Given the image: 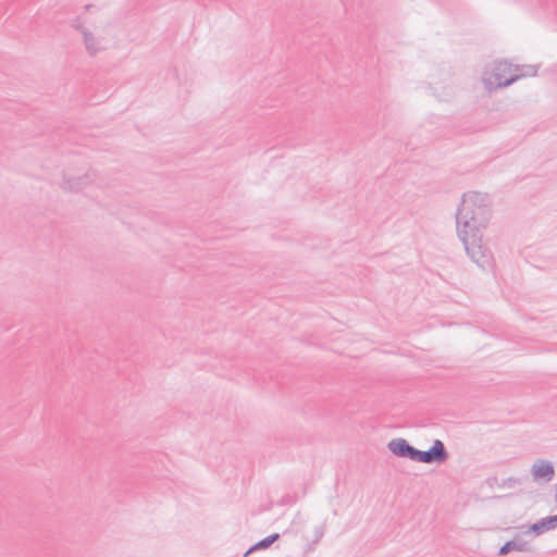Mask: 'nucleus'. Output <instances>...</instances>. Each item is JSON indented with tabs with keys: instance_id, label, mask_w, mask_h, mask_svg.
I'll list each match as a JSON object with an SVG mask.
<instances>
[{
	"instance_id": "obj_12",
	"label": "nucleus",
	"mask_w": 557,
	"mask_h": 557,
	"mask_svg": "<svg viewBox=\"0 0 557 557\" xmlns=\"http://www.w3.org/2000/svg\"><path fill=\"white\" fill-rule=\"evenodd\" d=\"M520 483H521V479L515 478V476H510V478H507V479L503 480L500 483H498V486L499 487H513V486H516L517 484H520Z\"/></svg>"
},
{
	"instance_id": "obj_13",
	"label": "nucleus",
	"mask_w": 557,
	"mask_h": 557,
	"mask_svg": "<svg viewBox=\"0 0 557 557\" xmlns=\"http://www.w3.org/2000/svg\"><path fill=\"white\" fill-rule=\"evenodd\" d=\"M324 527H319L315 529V536L313 539V544H317L320 542V540L323 537L324 535Z\"/></svg>"
},
{
	"instance_id": "obj_15",
	"label": "nucleus",
	"mask_w": 557,
	"mask_h": 557,
	"mask_svg": "<svg viewBox=\"0 0 557 557\" xmlns=\"http://www.w3.org/2000/svg\"><path fill=\"white\" fill-rule=\"evenodd\" d=\"M487 482L490 485L495 484V482H497V478L488 479Z\"/></svg>"
},
{
	"instance_id": "obj_4",
	"label": "nucleus",
	"mask_w": 557,
	"mask_h": 557,
	"mask_svg": "<svg viewBox=\"0 0 557 557\" xmlns=\"http://www.w3.org/2000/svg\"><path fill=\"white\" fill-rule=\"evenodd\" d=\"M387 448L396 457L408 458L412 461H417L418 449L410 445L408 441L403 437L391 440L387 444Z\"/></svg>"
},
{
	"instance_id": "obj_3",
	"label": "nucleus",
	"mask_w": 557,
	"mask_h": 557,
	"mask_svg": "<svg viewBox=\"0 0 557 557\" xmlns=\"http://www.w3.org/2000/svg\"><path fill=\"white\" fill-rule=\"evenodd\" d=\"M449 455L441 440H435L428 450L418 449L417 462L422 463H443L448 459Z\"/></svg>"
},
{
	"instance_id": "obj_9",
	"label": "nucleus",
	"mask_w": 557,
	"mask_h": 557,
	"mask_svg": "<svg viewBox=\"0 0 557 557\" xmlns=\"http://www.w3.org/2000/svg\"><path fill=\"white\" fill-rule=\"evenodd\" d=\"M88 182L89 178L87 175L77 178L64 177L62 186L65 190L78 191L83 189L88 184Z\"/></svg>"
},
{
	"instance_id": "obj_10",
	"label": "nucleus",
	"mask_w": 557,
	"mask_h": 557,
	"mask_svg": "<svg viewBox=\"0 0 557 557\" xmlns=\"http://www.w3.org/2000/svg\"><path fill=\"white\" fill-rule=\"evenodd\" d=\"M278 539H280V534L278 533H272V534L265 536L264 539H262V540L258 541L256 544H253L246 552L245 556H247L249 553H251L253 550L265 549V548L270 547Z\"/></svg>"
},
{
	"instance_id": "obj_7",
	"label": "nucleus",
	"mask_w": 557,
	"mask_h": 557,
	"mask_svg": "<svg viewBox=\"0 0 557 557\" xmlns=\"http://www.w3.org/2000/svg\"><path fill=\"white\" fill-rule=\"evenodd\" d=\"M82 35L85 48L89 55L94 57L104 49V47L101 45V41L97 39L87 28H82Z\"/></svg>"
},
{
	"instance_id": "obj_18",
	"label": "nucleus",
	"mask_w": 557,
	"mask_h": 557,
	"mask_svg": "<svg viewBox=\"0 0 557 557\" xmlns=\"http://www.w3.org/2000/svg\"><path fill=\"white\" fill-rule=\"evenodd\" d=\"M554 500H555V503L557 504V484H556V490H555Z\"/></svg>"
},
{
	"instance_id": "obj_16",
	"label": "nucleus",
	"mask_w": 557,
	"mask_h": 557,
	"mask_svg": "<svg viewBox=\"0 0 557 557\" xmlns=\"http://www.w3.org/2000/svg\"><path fill=\"white\" fill-rule=\"evenodd\" d=\"M487 482L490 485L495 484V482H497V478L488 479Z\"/></svg>"
},
{
	"instance_id": "obj_6",
	"label": "nucleus",
	"mask_w": 557,
	"mask_h": 557,
	"mask_svg": "<svg viewBox=\"0 0 557 557\" xmlns=\"http://www.w3.org/2000/svg\"><path fill=\"white\" fill-rule=\"evenodd\" d=\"M557 528V515L548 516L540 519L530 527V532L535 535H541L546 531L555 530Z\"/></svg>"
},
{
	"instance_id": "obj_17",
	"label": "nucleus",
	"mask_w": 557,
	"mask_h": 557,
	"mask_svg": "<svg viewBox=\"0 0 557 557\" xmlns=\"http://www.w3.org/2000/svg\"><path fill=\"white\" fill-rule=\"evenodd\" d=\"M314 545L315 544H313V541H312L310 544H308V548L307 549L308 550H312L314 548Z\"/></svg>"
},
{
	"instance_id": "obj_8",
	"label": "nucleus",
	"mask_w": 557,
	"mask_h": 557,
	"mask_svg": "<svg viewBox=\"0 0 557 557\" xmlns=\"http://www.w3.org/2000/svg\"><path fill=\"white\" fill-rule=\"evenodd\" d=\"M529 549L530 548H529V545H528L527 542L515 539V540L505 542L502 545V547L499 548L498 555L499 556H504V555H507L508 553H510L512 550L528 552Z\"/></svg>"
},
{
	"instance_id": "obj_1",
	"label": "nucleus",
	"mask_w": 557,
	"mask_h": 557,
	"mask_svg": "<svg viewBox=\"0 0 557 557\" xmlns=\"http://www.w3.org/2000/svg\"><path fill=\"white\" fill-rule=\"evenodd\" d=\"M490 215L491 200L487 194H463L456 212L457 234L468 257L482 269L490 268L493 260L490 249L482 245V228L487 225Z\"/></svg>"
},
{
	"instance_id": "obj_5",
	"label": "nucleus",
	"mask_w": 557,
	"mask_h": 557,
	"mask_svg": "<svg viewBox=\"0 0 557 557\" xmlns=\"http://www.w3.org/2000/svg\"><path fill=\"white\" fill-rule=\"evenodd\" d=\"M531 474L534 481L548 483L555 475V468L552 461L537 459L531 467Z\"/></svg>"
},
{
	"instance_id": "obj_14",
	"label": "nucleus",
	"mask_w": 557,
	"mask_h": 557,
	"mask_svg": "<svg viewBox=\"0 0 557 557\" xmlns=\"http://www.w3.org/2000/svg\"><path fill=\"white\" fill-rule=\"evenodd\" d=\"M72 25L74 28L78 29L81 33H82V28H85L84 26L81 25L78 20L74 21Z\"/></svg>"
},
{
	"instance_id": "obj_2",
	"label": "nucleus",
	"mask_w": 557,
	"mask_h": 557,
	"mask_svg": "<svg viewBox=\"0 0 557 557\" xmlns=\"http://www.w3.org/2000/svg\"><path fill=\"white\" fill-rule=\"evenodd\" d=\"M519 65L508 61H497L490 73H485L483 82L490 90L508 87L519 79Z\"/></svg>"
},
{
	"instance_id": "obj_11",
	"label": "nucleus",
	"mask_w": 557,
	"mask_h": 557,
	"mask_svg": "<svg viewBox=\"0 0 557 557\" xmlns=\"http://www.w3.org/2000/svg\"><path fill=\"white\" fill-rule=\"evenodd\" d=\"M536 73H537L536 65H522V66H519V71H518L519 79L522 77L535 76Z\"/></svg>"
}]
</instances>
